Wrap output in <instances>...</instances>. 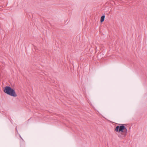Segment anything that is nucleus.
Here are the masks:
<instances>
[{
    "label": "nucleus",
    "instance_id": "obj_1",
    "mask_svg": "<svg viewBox=\"0 0 147 147\" xmlns=\"http://www.w3.org/2000/svg\"><path fill=\"white\" fill-rule=\"evenodd\" d=\"M115 131L116 132H121V134L118 135V136L120 138H123L126 136L127 130L125 126L123 125L120 126H117L115 128Z\"/></svg>",
    "mask_w": 147,
    "mask_h": 147
},
{
    "label": "nucleus",
    "instance_id": "obj_2",
    "mask_svg": "<svg viewBox=\"0 0 147 147\" xmlns=\"http://www.w3.org/2000/svg\"><path fill=\"white\" fill-rule=\"evenodd\" d=\"M3 91L5 93L12 96L16 97L17 96L14 90L9 86L5 87Z\"/></svg>",
    "mask_w": 147,
    "mask_h": 147
},
{
    "label": "nucleus",
    "instance_id": "obj_3",
    "mask_svg": "<svg viewBox=\"0 0 147 147\" xmlns=\"http://www.w3.org/2000/svg\"><path fill=\"white\" fill-rule=\"evenodd\" d=\"M105 18V16L103 15L100 18V22L102 23V22L104 20Z\"/></svg>",
    "mask_w": 147,
    "mask_h": 147
}]
</instances>
